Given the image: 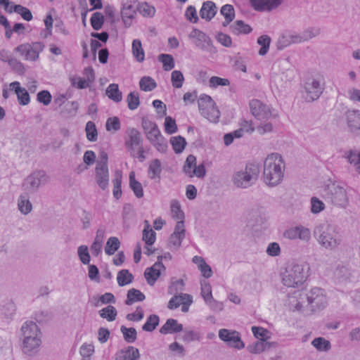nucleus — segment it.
<instances>
[{"instance_id":"1","label":"nucleus","mask_w":360,"mask_h":360,"mask_svg":"<svg viewBox=\"0 0 360 360\" xmlns=\"http://www.w3.org/2000/svg\"><path fill=\"white\" fill-rule=\"evenodd\" d=\"M328 303L326 295L321 288H314L308 292L297 290L289 297V305L292 311L309 316L324 309Z\"/></svg>"},{"instance_id":"2","label":"nucleus","mask_w":360,"mask_h":360,"mask_svg":"<svg viewBox=\"0 0 360 360\" xmlns=\"http://www.w3.org/2000/svg\"><path fill=\"white\" fill-rule=\"evenodd\" d=\"M42 332L39 326L32 321L25 322L20 328L22 352L29 357L37 356L42 345Z\"/></svg>"},{"instance_id":"3","label":"nucleus","mask_w":360,"mask_h":360,"mask_svg":"<svg viewBox=\"0 0 360 360\" xmlns=\"http://www.w3.org/2000/svg\"><path fill=\"white\" fill-rule=\"evenodd\" d=\"M285 163L282 155L273 153L267 155L264 162L263 180L269 187L279 185L283 180Z\"/></svg>"},{"instance_id":"4","label":"nucleus","mask_w":360,"mask_h":360,"mask_svg":"<svg viewBox=\"0 0 360 360\" xmlns=\"http://www.w3.org/2000/svg\"><path fill=\"white\" fill-rule=\"evenodd\" d=\"M260 172L256 163H248L243 168L236 169L231 176V183L237 188L246 189L257 182Z\"/></svg>"},{"instance_id":"5","label":"nucleus","mask_w":360,"mask_h":360,"mask_svg":"<svg viewBox=\"0 0 360 360\" xmlns=\"http://www.w3.org/2000/svg\"><path fill=\"white\" fill-rule=\"evenodd\" d=\"M308 276V267L302 264H293L282 274V283L288 288H299Z\"/></svg>"},{"instance_id":"6","label":"nucleus","mask_w":360,"mask_h":360,"mask_svg":"<svg viewBox=\"0 0 360 360\" xmlns=\"http://www.w3.org/2000/svg\"><path fill=\"white\" fill-rule=\"evenodd\" d=\"M144 134L148 141L160 153H165L167 149V140L162 135L158 125L146 118L141 121Z\"/></svg>"},{"instance_id":"7","label":"nucleus","mask_w":360,"mask_h":360,"mask_svg":"<svg viewBox=\"0 0 360 360\" xmlns=\"http://www.w3.org/2000/svg\"><path fill=\"white\" fill-rule=\"evenodd\" d=\"M317 240L319 245L329 250H334L340 245L341 237L336 229L329 224L317 227Z\"/></svg>"},{"instance_id":"8","label":"nucleus","mask_w":360,"mask_h":360,"mask_svg":"<svg viewBox=\"0 0 360 360\" xmlns=\"http://www.w3.org/2000/svg\"><path fill=\"white\" fill-rule=\"evenodd\" d=\"M324 196L337 207H345L348 204L346 190L337 181L328 180L325 186Z\"/></svg>"},{"instance_id":"9","label":"nucleus","mask_w":360,"mask_h":360,"mask_svg":"<svg viewBox=\"0 0 360 360\" xmlns=\"http://www.w3.org/2000/svg\"><path fill=\"white\" fill-rule=\"evenodd\" d=\"M198 108L201 115L212 122H217L220 112L215 106L212 98L208 95H202L198 99Z\"/></svg>"},{"instance_id":"10","label":"nucleus","mask_w":360,"mask_h":360,"mask_svg":"<svg viewBox=\"0 0 360 360\" xmlns=\"http://www.w3.org/2000/svg\"><path fill=\"white\" fill-rule=\"evenodd\" d=\"M44 48V45L41 42L25 43L15 47V51L18 52L24 60L36 61Z\"/></svg>"},{"instance_id":"11","label":"nucleus","mask_w":360,"mask_h":360,"mask_svg":"<svg viewBox=\"0 0 360 360\" xmlns=\"http://www.w3.org/2000/svg\"><path fill=\"white\" fill-rule=\"evenodd\" d=\"M324 89V85L319 79L309 78L304 83L303 97L307 102L317 100Z\"/></svg>"},{"instance_id":"12","label":"nucleus","mask_w":360,"mask_h":360,"mask_svg":"<svg viewBox=\"0 0 360 360\" xmlns=\"http://www.w3.org/2000/svg\"><path fill=\"white\" fill-rule=\"evenodd\" d=\"M249 106L251 114L258 120H268L273 116L271 108L260 100H251Z\"/></svg>"},{"instance_id":"13","label":"nucleus","mask_w":360,"mask_h":360,"mask_svg":"<svg viewBox=\"0 0 360 360\" xmlns=\"http://www.w3.org/2000/svg\"><path fill=\"white\" fill-rule=\"evenodd\" d=\"M283 236L288 240H300L304 243H309L311 238L310 229L302 225L290 227L285 230L283 233Z\"/></svg>"},{"instance_id":"14","label":"nucleus","mask_w":360,"mask_h":360,"mask_svg":"<svg viewBox=\"0 0 360 360\" xmlns=\"http://www.w3.org/2000/svg\"><path fill=\"white\" fill-rule=\"evenodd\" d=\"M219 338L230 347L237 349L245 347V344L241 340L240 333L236 330H230L226 328L220 329L219 330Z\"/></svg>"},{"instance_id":"15","label":"nucleus","mask_w":360,"mask_h":360,"mask_svg":"<svg viewBox=\"0 0 360 360\" xmlns=\"http://www.w3.org/2000/svg\"><path fill=\"white\" fill-rule=\"evenodd\" d=\"M47 181V176L44 172L37 171L29 175L24 181L25 189L29 192L36 191L41 184Z\"/></svg>"},{"instance_id":"16","label":"nucleus","mask_w":360,"mask_h":360,"mask_svg":"<svg viewBox=\"0 0 360 360\" xmlns=\"http://www.w3.org/2000/svg\"><path fill=\"white\" fill-rule=\"evenodd\" d=\"M193 44L201 50H208L211 45V39L202 31L194 28L188 34Z\"/></svg>"},{"instance_id":"17","label":"nucleus","mask_w":360,"mask_h":360,"mask_svg":"<svg viewBox=\"0 0 360 360\" xmlns=\"http://www.w3.org/2000/svg\"><path fill=\"white\" fill-rule=\"evenodd\" d=\"M299 33L293 31H285L278 37L276 47L282 50L292 44H300Z\"/></svg>"},{"instance_id":"18","label":"nucleus","mask_w":360,"mask_h":360,"mask_svg":"<svg viewBox=\"0 0 360 360\" xmlns=\"http://www.w3.org/2000/svg\"><path fill=\"white\" fill-rule=\"evenodd\" d=\"M162 257H158V262H155L151 267L147 268L145 270L144 276L147 283L150 285H153L155 281L160 276L161 270L165 269V266L160 261Z\"/></svg>"},{"instance_id":"19","label":"nucleus","mask_w":360,"mask_h":360,"mask_svg":"<svg viewBox=\"0 0 360 360\" xmlns=\"http://www.w3.org/2000/svg\"><path fill=\"white\" fill-rule=\"evenodd\" d=\"M283 0H250L252 7L257 11H270L281 4Z\"/></svg>"},{"instance_id":"20","label":"nucleus","mask_w":360,"mask_h":360,"mask_svg":"<svg viewBox=\"0 0 360 360\" xmlns=\"http://www.w3.org/2000/svg\"><path fill=\"white\" fill-rule=\"evenodd\" d=\"M128 140L126 141L125 145L128 150L132 153L136 147L141 146L142 139L140 132L134 129L131 128L127 130Z\"/></svg>"},{"instance_id":"21","label":"nucleus","mask_w":360,"mask_h":360,"mask_svg":"<svg viewBox=\"0 0 360 360\" xmlns=\"http://www.w3.org/2000/svg\"><path fill=\"white\" fill-rule=\"evenodd\" d=\"M139 358V349L133 346H128L115 354V360H138Z\"/></svg>"},{"instance_id":"22","label":"nucleus","mask_w":360,"mask_h":360,"mask_svg":"<svg viewBox=\"0 0 360 360\" xmlns=\"http://www.w3.org/2000/svg\"><path fill=\"white\" fill-rule=\"evenodd\" d=\"M95 173V179L98 186L102 190H105L109 184L108 168L96 167Z\"/></svg>"},{"instance_id":"23","label":"nucleus","mask_w":360,"mask_h":360,"mask_svg":"<svg viewBox=\"0 0 360 360\" xmlns=\"http://www.w3.org/2000/svg\"><path fill=\"white\" fill-rule=\"evenodd\" d=\"M348 127L352 131H360V110H348L346 114Z\"/></svg>"},{"instance_id":"24","label":"nucleus","mask_w":360,"mask_h":360,"mask_svg":"<svg viewBox=\"0 0 360 360\" xmlns=\"http://www.w3.org/2000/svg\"><path fill=\"white\" fill-rule=\"evenodd\" d=\"M217 11V8L213 1H207L202 4V8L200 11V15L202 19L207 21L211 20Z\"/></svg>"},{"instance_id":"25","label":"nucleus","mask_w":360,"mask_h":360,"mask_svg":"<svg viewBox=\"0 0 360 360\" xmlns=\"http://www.w3.org/2000/svg\"><path fill=\"white\" fill-rule=\"evenodd\" d=\"M183 330V325L179 323L176 319H169L160 328V332L162 334L176 333Z\"/></svg>"},{"instance_id":"26","label":"nucleus","mask_w":360,"mask_h":360,"mask_svg":"<svg viewBox=\"0 0 360 360\" xmlns=\"http://www.w3.org/2000/svg\"><path fill=\"white\" fill-rule=\"evenodd\" d=\"M192 302V297L190 295L180 293L179 295H174L172 298H171V300L169 301L167 307L169 309H174L183 304H191Z\"/></svg>"},{"instance_id":"27","label":"nucleus","mask_w":360,"mask_h":360,"mask_svg":"<svg viewBox=\"0 0 360 360\" xmlns=\"http://www.w3.org/2000/svg\"><path fill=\"white\" fill-rule=\"evenodd\" d=\"M274 342H269L267 341L257 340L251 345H249L247 349L252 354H259L266 350L269 349L272 346H274Z\"/></svg>"},{"instance_id":"28","label":"nucleus","mask_w":360,"mask_h":360,"mask_svg":"<svg viewBox=\"0 0 360 360\" xmlns=\"http://www.w3.org/2000/svg\"><path fill=\"white\" fill-rule=\"evenodd\" d=\"M131 51L135 60L142 63L145 60V52L139 39H134L131 44Z\"/></svg>"},{"instance_id":"29","label":"nucleus","mask_w":360,"mask_h":360,"mask_svg":"<svg viewBox=\"0 0 360 360\" xmlns=\"http://www.w3.org/2000/svg\"><path fill=\"white\" fill-rule=\"evenodd\" d=\"M231 32L234 34H248L251 32V27L245 24L243 20H236L229 27Z\"/></svg>"},{"instance_id":"30","label":"nucleus","mask_w":360,"mask_h":360,"mask_svg":"<svg viewBox=\"0 0 360 360\" xmlns=\"http://www.w3.org/2000/svg\"><path fill=\"white\" fill-rule=\"evenodd\" d=\"M18 207L22 214H28L32 210V205L27 195H20L18 200Z\"/></svg>"},{"instance_id":"31","label":"nucleus","mask_w":360,"mask_h":360,"mask_svg":"<svg viewBox=\"0 0 360 360\" xmlns=\"http://www.w3.org/2000/svg\"><path fill=\"white\" fill-rule=\"evenodd\" d=\"M146 297L143 292L135 288H131L128 290L127 300L125 304L127 305H131L136 302H141L145 300Z\"/></svg>"},{"instance_id":"32","label":"nucleus","mask_w":360,"mask_h":360,"mask_svg":"<svg viewBox=\"0 0 360 360\" xmlns=\"http://www.w3.org/2000/svg\"><path fill=\"white\" fill-rule=\"evenodd\" d=\"M220 13L225 18L222 25L226 27L234 19L235 11L233 6L231 4L224 5L220 10Z\"/></svg>"},{"instance_id":"33","label":"nucleus","mask_w":360,"mask_h":360,"mask_svg":"<svg viewBox=\"0 0 360 360\" xmlns=\"http://www.w3.org/2000/svg\"><path fill=\"white\" fill-rule=\"evenodd\" d=\"M129 186L137 198H140L143 196L142 185L140 182L136 180L135 173L134 172H131L129 174Z\"/></svg>"},{"instance_id":"34","label":"nucleus","mask_w":360,"mask_h":360,"mask_svg":"<svg viewBox=\"0 0 360 360\" xmlns=\"http://www.w3.org/2000/svg\"><path fill=\"white\" fill-rule=\"evenodd\" d=\"M162 172L161 163L159 160L155 159L153 160L148 167V176L151 179H160V174Z\"/></svg>"},{"instance_id":"35","label":"nucleus","mask_w":360,"mask_h":360,"mask_svg":"<svg viewBox=\"0 0 360 360\" xmlns=\"http://www.w3.org/2000/svg\"><path fill=\"white\" fill-rule=\"evenodd\" d=\"M145 228L143 230V240L147 245H152L155 241V232L151 229L148 221H145Z\"/></svg>"},{"instance_id":"36","label":"nucleus","mask_w":360,"mask_h":360,"mask_svg":"<svg viewBox=\"0 0 360 360\" xmlns=\"http://www.w3.org/2000/svg\"><path fill=\"white\" fill-rule=\"evenodd\" d=\"M106 94L109 98L117 103L120 102L122 99V92L119 90L117 84H110L106 89Z\"/></svg>"},{"instance_id":"37","label":"nucleus","mask_w":360,"mask_h":360,"mask_svg":"<svg viewBox=\"0 0 360 360\" xmlns=\"http://www.w3.org/2000/svg\"><path fill=\"white\" fill-rule=\"evenodd\" d=\"M311 345L319 352H328L331 348L330 341L322 337L314 338L311 341Z\"/></svg>"},{"instance_id":"38","label":"nucleus","mask_w":360,"mask_h":360,"mask_svg":"<svg viewBox=\"0 0 360 360\" xmlns=\"http://www.w3.org/2000/svg\"><path fill=\"white\" fill-rule=\"evenodd\" d=\"M320 34V29L318 27H309L299 33L301 43L309 41Z\"/></svg>"},{"instance_id":"39","label":"nucleus","mask_w":360,"mask_h":360,"mask_svg":"<svg viewBox=\"0 0 360 360\" xmlns=\"http://www.w3.org/2000/svg\"><path fill=\"white\" fill-rule=\"evenodd\" d=\"M134 279L133 275L127 269H122L117 274V283L120 286L129 284Z\"/></svg>"},{"instance_id":"40","label":"nucleus","mask_w":360,"mask_h":360,"mask_svg":"<svg viewBox=\"0 0 360 360\" xmlns=\"http://www.w3.org/2000/svg\"><path fill=\"white\" fill-rule=\"evenodd\" d=\"M120 242L117 237H110L107 240L105 252L108 255H112L120 248Z\"/></svg>"},{"instance_id":"41","label":"nucleus","mask_w":360,"mask_h":360,"mask_svg":"<svg viewBox=\"0 0 360 360\" xmlns=\"http://www.w3.org/2000/svg\"><path fill=\"white\" fill-rule=\"evenodd\" d=\"M98 313L101 317L106 319L108 321H114L117 316V310L112 305H108L106 307L101 309Z\"/></svg>"},{"instance_id":"42","label":"nucleus","mask_w":360,"mask_h":360,"mask_svg":"<svg viewBox=\"0 0 360 360\" xmlns=\"http://www.w3.org/2000/svg\"><path fill=\"white\" fill-rule=\"evenodd\" d=\"M160 321L159 316L156 314L150 315L145 324L142 326L144 331L152 332L158 326Z\"/></svg>"},{"instance_id":"43","label":"nucleus","mask_w":360,"mask_h":360,"mask_svg":"<svg viewBox=\"0 0 360 360\" xmlns=\"http://www.w3.org/2000/svg\"><path fill=\"white\" fill-rule=\"evenodd\" d=\"M158 60L162 63L165 71H169L174 68V60L172 55L162 53L159 55Z\"/></svg>"},{"instance_id":"44","label":"nucleus","mask_w":360,"mask_h":360,"mask_svg":"<svg viewBox=\"0 0 360 360\" xmlns=\"http://www.w3.org/2000/svg\"><path fill=\"white\" fill-rule=\"evenodd\" d=\"M113 182V196L117 200L120 199L122 196V174L120 172H116L115 174V179Z\"/></svg>"},{"instance_id":"45","label":"nucleus","mask_w":360,"mask_h":360,"mask_svg":"<svg viewBox=\"0 0 360 360\" xmlns=\"http://www.w3.org/2000/svg\"><path fill=\"white\" fill-rule=\"evenodd\" d=\"M124 340L128 343L134 342L137 338V333L134 328H127L122 326L120 328Z\"/></svg>"},{"instance_id":"46","label":"nucleus","mask_w":360,"mask_h":360,"mask_svg":"<svg viewBox=\"0 0 360 360\" xmlns=\"http://www.w3.org/2000/svg\"><path fill=\"white\" fill-rule=\"evenodd\" d=\"M170 142L176 153H181L186 144L185 139L181 136L172 137Z\"/></svg>"},{"instance_id":"47","label":"nucleus","mask_w":360,"mask_h":360,"mask_svg":"<svg viewBox=\"0 0 360 360\" xmlns=\"http://www.w3.org/2000/svg\"><path fill=\"white\" fill-rule=\"evenodd\" d=\"M257 43L261 46L258 53L259 55H266L269 49L271 38L268 35H262L257 39Z\"/></svg>"},{"instance_id":"48","label":"nucleus","mask_w":360,"mask_h":360,"mask_svg":"<svg viewBox=\"0 0 360 360\" xmlns=\"http://www.w3.org/2000/svg\"><path fill=\"white\" fill-rule=\"evenodd\" d=\"M85 131L86 134V139L91 142L96 141L98 138V131L95 124L89 121L85 127Z\"/></svg>"},{"instance_id":"49","label":"nucleus","mask_w":360,"mask_h":360,"mask_svg":"<svg viewBox=\"0 0 360 360\" xmlns=\"http://www.w3.org/2000/svg\"><path fill=\"white\" fill-rule=\"evenodd\" d=\"M140 89L144 91L153 90L157 84L155 80L150 77H143L139 82Z\"/></svg>"},{"instance_id":"50","label":"nucleus","mask_w":360,"mask_h":360,"mask_svg":"<svg viewBox=\"0 0 360 360\" xmlns=\"http://www.w3.org/2000/svg\"><path fill=\"white\" fill-rule=\"evenodd\" d=\"M252 332L254 336L261 341H267L270 338V333L268 330L257 326L252 327Z\"/></svg>"},{"instance_id":"51","label":"nucleus","mask_w":360,"mask_h":360,"mask_svg":"<svg viewBox=\"0 0 360 360\" xmlns=\"http://www.w3.org/2000/svg\"><path fill=\"white\" fill-rule=\"evenodd\" d=\"M196 166V158L193 155H189L184 166V173L189 177H192L193 169Z\"/></svg>"},{"instance_id":"52","label":"nucleus","mask_w":360,"mask_h":360,"mask_svg":"<svg viewBox=\"0 0 360 360\" xmlns=\"http://www.w3.org/2000/svg\"><path fill=\"white\" fill-rule=\"evenodd\" d=\"M139 13L145 17H153L155 13L154 6L149 5L147 2H142L139 4Z\"/></svg>"},{"instance_id":"53","label":"nucleus","mask_w":360,"mask_h":360,"mask_svg":"<svg viewBox=\"0 0 360 360\" xmlns=\"http://www.w3.org/2000/svg\"><path fill=\"white\" fill-rule=\"evenodd\" d=\"M128 108L131 110H136L140 105L139 96L137 92H130L127 97Z\"/></svg>"},{"instance_id":"54","label":"nucleus","mask_w":360,"mask_h":360,"mask_svg":"<svg viewBox=\"0 0 360 360\" xmlns=\"http://www.w3.org/2000/svg\"><path fill=\"white\" fill-rule=\"evenodd\" d=\"M171 82L174 88H181L184 82V77L182 72L179 70H174L171 75Z\"/></svg>"},{"instance_id":"55","label":"nucleus","mask_w":360,"mask_h":360,"mask_svg":"<svg viewBox=\"0 0 360 360\" xmlns=\"http://www.w3.org/2000/svg\"><path fill=\"white\" fill-rule=\"evenodd\" d=\"M347 158L356 171H360V152L351 150L348 152Z\"/></svg>"},{"instance_id":"56","label":"nucleus","mask_w":360,"mask_h":360,"mask_svg":"<svg viewBox=\"0 0 360 360\" xmlns=\"http://www.w3.org/2000/svg\"><path fill=\"white\" fill-rule=\"evenodd\" d=\"M201 295L207 303L212 302V288L210 284L207 281L201 283Z\"/></svg>"},{"instance_id":"57","label":"nucleus","mask_w":360,"mask_h":360,"mask_svg":"<svg viewBox=\"0 0 360 360\" xmlns=\"http://www.w3.org/2000/svg\"><path fill=\"white\" fill-rule=\"evenodd\" d=\"M104 22V17L99 12L94 13L91 18V25L95 30H99Z\"/></svg>"},{"instance_id":"58","label":"nucleus","mask_w":360,"mask_h":360,"mask_svg":"<svg viewBox=\"0 0 360 360\" xmlns=\"http://www.w3.org/2000/svg\"><path fill=\"white\" fill-rule=\"evenodd\" d=\"M13 11L20 15L21 17L27 21H30L32 19V14L31 11L26 7L21 5H14Z\"/></svg>"},{"instance_id":"59","label":"nucleus","mask_w":360,"mask_h":360,"mask_svg":"<svg viewBox=\"0 0 360 360\" xmlns=\"http://www.w3.org/2000/svg\"><path fill=\"white\" fill-rule=\"evenodd\" d=\"M165 131L168 134H172L177 131V125L176 121L172 117L167 116L165 120Z\"/></svg>"},{"instance_id":"60","label":"nucleus","mask_w":360,"mask_h":360,"mask_svg":"<svg viewBox=\"0 0 360 360\" xmlns=\"http://www.w3.org/2000/svg\"><path fill=\"white\" fill-rule=\"evenodd\" d=\"M171 212L172 217L176 219L183 220L184 214L181 209V205L177 200H172L171 203Z\"/></svg>"},{"instance_id":"61","label":"nucleus","mask_w":360,"mask_h":360,"mask_svg":"<svg viewBox=\"0 0 360 360\" xmlns=\"http://www.w3.org/2000/svg\"><path fill=\"white\" fill-rule=\"evenodd\" d=\"M8 64L13 71L16 72L19 75H23L25 72L24 65L15 58H11V60H8Z\"/></svg>"},{"instance_id":"62","label":"nucleus","mask_w":360,"mask_h":360,"mask_svg":"<svg viewBox=\"0 0 360 360\" xmlns=\"http://www.w3.org/2000/svg\"><path fill=\"white\" fill-rule=\"evenodd\" d=\"M229 84L230 82L228 79L217 76L212 77L209 80V85L211 88H217L219 86H229Z\"/></svg>"},{"instance_id":"63","label":"nucleus","mask_w":360,"mask_h":360,"mask_svg":"<svg viewBox=\"0 0 360 360\" xmlns=\"http://www.w3.org/2000/svg\"><path fill=\"white\" fill-rule=\"evenodd\" d=\"M1 314L6 318H11L15 311V307L11 302L6 303L5 305L0 307Z\"/></svg>"},{"instance_id":"64","label":"nucleus","mask_w":360,"mask_h":360,"mask_svg":"<svg viewBox=\"0 0 360 360\" xmlns=\"http://www.w3.org/2000/svg\"><path fill=\"white\" fill-rule=\"evenodd\" d=\"M325 208L324 203L316 197L311 198V211L312 213L317 214L323 210Z\"/></svg>"}]
</instances>
